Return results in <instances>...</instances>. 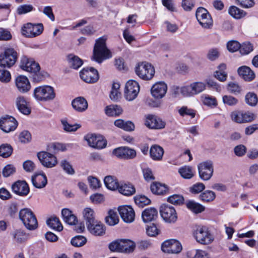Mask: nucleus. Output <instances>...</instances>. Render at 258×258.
I'll return each mask as SVG.
<instances>
[{"label": "nucleus", "instance_id": "nucleus-1", "mask_svg": "<svg viewBox=\"0 0 258 258\" xmlns=\"http://www.w3.org/2000/svg\"><path fill=\"white\" fill-rule=\"evenodd\" d=\"M106 38L101 37L96 40L94 49L92 60L101 63L104 60L112 57L110 50L107 48Z\"/></svg>", "mask_w": 258, "mask_h": 258}, {"label": "nucleus", "instance_id": "nucleus-2", "mask_svg": "<svg viewBox=\"0 0 258 258\" xmlns=\"http://www.w3.org/2000/svg\"><path fill=\"white\" fill-rule=\"evenodd\" d=\"M33 96L37 101L47 102L55 98V93L54 88L50 86H41L34 89Z\"/></svg>", "mask_w": 258, "mask_h": 258}, {"label": "nucleus", "instance_id": "nucleus-3", "mask_svg": "<svg viewBox=\"0 0 258 258\" xmlns=\"http://www.w3.org/2000/svg\"><path fill=\"white\" fill-rule=\"evenodd\" d=\"M18 59L17 52L12 47H6L0 54V67L10 68Z\"/></svg>", "mask_w": 258, "mask_h": 258}, {"label": "nucleus", "instance_id": "nucleus-4", "mask_svg": "<svg viewBox=\"0 0 258 258\" xmlns=\"http://www.w3.org/2000/svg\"><path fill=\"white\" fill-rule=\"evenodd\" d=\"M19 218L27 229L33 230L37 228V220L31 209L24 208L21 210L19 212Z\"/></svg>", "mask_w": 258, "mask_h": 258}, {"label": "nucleus", "instance_id": "nucleus-5", "mask_svg": "<svg viewBox=\"0 0 258 258\" xmlns=\"http://www.w3.org/2000/svg\"><path fill=\"white\" fill-rule=\"evenodd\" d=\"M206 88V85L202 82H195L181 87H177V91L185 97H190L197 95L204 91Z\"/></svg>", "mask_w": 258, "mask_h": 258}, {"label": "nucleus", "instance_id": "nucleus-6", "mask_svg": "<svg viewBox=\"0 0 258 258\" xmlns=\"http://www.w3.org/2000/svg\"><path fill=\"white\" fill-rule=\"evenodd\" d=\"M135 72L140 78L145 80H151L155 74L154 67L147 62L139 63L136 67Z\"/></svg>", "mask_w": 258, "mask_h": 258}, {"label": "nucleus", "instance_id": "nucleus-7", "mask_svg": "<svg viewBox=\"0 0 258 258\" xmlns=\"http://www.w3.org/2000/svg\"><path fill=\"white\" fill-rule=\"evenodd\" d=\"M44 28L42 23L32 24L28 23L21 28L22 34L27 38H33L40 35L43 31Z\"/></svg>", "mask_w": 258, "mask_h": 258}, {"label": "nucleus", "instance_id": "nucleus-8", "mask_svg": "<svg viewBox=\"0 0 258 258\" xmlns=\"http://www.w3.org/2000/svg\"><path fill=\"white\" fill-rule=\"evenodd\" d=\"M196 18L204 28H210L213 25L212 17L208 11L203 7L199 8L196 13Z\"/></svg>", "mask_w": 258, "mask_h": 258}, {"label": "nucleus", "instance_id": "nucleus-9", "mask_svg": "<svg viewBox=\"0 0 258 258\" xmlns=\"http://www.w3.org/2000/svg\"><path fill=\"white\" fill-rule=\"evenodd\" d=\"M200 177L203 180H209L214 172L213 162L207 160L200 163L198 166Z\"/></svg>", "mask_w": 258, "mask_h": 258}, {"label": "nucleus", "instance_id": "nucleus-10", "mask_svg": "<svg viewBox=\"0 0 258 258\" xmlns=\"http://www.w3.org/2000/svg\"><path fill=\"white\" fill-rule=\"evenodd\" d=\"M197 241L203 244L211 243L214 240L213 235L205 226H199L195 233Z\"/></svg>", "mask_w": 258, "mask_h": 258}, {"label": "nucleus", "instance_id": "nucleus-11", "mask_svg": "<svg viewBox=\"0 0 258 258\" xmlns=\"http://www.w3.org/2000/svg\"><path fill=\"white\" fill-rule=\"evenodd\" d=\"M37 157L41 164L48 168H53L58 163L56 157L48 152L42 151L38 153Z\"/></svg>", "mask_w": 258, "mask_h": 258}, {"label": "nucleus", "instance_id": "nucleus-12", "mask_svg": "<svg viewBox=\"0 0 258 258\" xmlns=\"http://www.w3.org/2000/svg\"><path fill=\"white\" fill-rule=\"evenodd\" d=\"M140 91L139 83L134 80L128 81L125 86L124 96L128 101L134 100L138 96Z\"/></svg>", "mask_w": 258, "mask_h": 258}, {"label": "nucleus", "instance_id": "nucleus-13", "mask_svg": "<svg viewBox=\"0 0 258 258\" xmlns=\"http://www.w3.org/2000/svg\"><path fill=\"white\" fill-rule=\"evenodd\" d=\"M161 249L165 253L177 254L181 251L182 247L178 240L171 239L163 242Z\"/></svg>", "mask_w": 258, "mask_h": 258}, {"label": "nucleus", "instance_id": "nucleus-14", "mask_svg": "<svg viewBox=\"0 0 258 258\" xmlns=\"http://www.w3.org/2000/svg\"><path fill=\"white\" fill-rule=\"evenodd\" d=\"M230 117L233 121L242 123L252 121L254 119L255 116L253 113L249 111H234L231 112Z\"/></svg>", "mask_w": 258, "mask_h": 258}, {"label": "nucleus", "instance_id": "nucleus-15", "mask_svg": "<svg viewBox=\"0 0 258 258\" xmlns=\"http://www.w3.org/2000/svg\"><path fill=\"white\" fill-rule=\"evenodd\" d=\"M160 213L163 219L166 222H175L177 219L176 212L172 206L162 205L160 207Z\"/></svg>", "mask_w": 258, "mask_h": 258}, {"label": "nucleus", "instance_id": "nucleus-16", "mask_svg": "<svg viewBox=\"0 0 258 258\" xmlns=\"http://www.w3.org/2000/svg\"><path fill=\"white\" fill-rule=\"evenodd\" d=\"M89 146L97 149H102L107 145L106 140L102 136H97L93 134H88L84 137Z\"/></svg>", "mask_w": 258, "mask_h": 258}, {"label": "nucleus", "instance_id": "nucleus-17", "mask_svg": "<svg viewBox=\"0 0 258 258\" xmlns=\"http://www.w3.org/2000/svg\"><path fill=\"white\" fill-rule=\"evenodd\" d=\"M20 66L23 70L35 74L39 73L40 70L38 63L26 56L22 57Z\"/></svg>", "mask_w": 258, "mask_h": 258}, {"label": "nucleus", "instance_id": "nucleus-18", "mask_svg": "<svg viewBox=\"0 0 258 258\" xmlns=\"http://www.w3.org/2000/svg\"><path fill=\"white\" fill-rule=\"evenodd\" d=\"M80 76L81 79L87 83H94L99 79L97 71L93 68H84L80 72Z\"/></svg>", "mask_w": 258, "mask_h": 258}, {"label": "nucleus", "instance_id": "nucleus-19", "mask_svg": "<svg viewBox=\"0 0 258 258\" xmlns=\"http://www.w3.org/2000/svg\"><path fill=\"white\" fill-rule=\"evenodd\" d=\"M167 91V84L164 82H158L152 86L151 89V93L155 99H160L165 96Z\"/></svg>", "mask_w": 258, "mask_h": 258}, {"label": "nucleus", "instance_id": "nucleus-20", "mask_svg": "<svg viewBox=\"0 0 258 258\" xmlns=\"http://www.w3.org/2000/svg\"><path fill=\"white\" fill-rule=\"evenodd\" d=\"M112 153L118 158L122 159H133L136 156V152L134 149L127 147H120L113 150Z\"/></svg>", "mask_w": 258, "mask_h": 258}, {"label": "nucleus", "instance_id": "nucleus-21", "mask_svg": "<svg viewBox=\"0 0 258 258\" xmlns=\"http://www.w3.org/2000/svg\"><path fill=\"white\" fill-rule=\"evenodd\" d=\"M17 126V122L12 116H7L0 120V128L5 133L14 131Z\"/></svg>", "mask_w": 258, "mask_h": 258}, {"label": "nucleus", "instance_id": "nucleus-22", "mask_svg": "<svg viewBox=\"0 0 258 258\" xmlns=\"http://www.w3.org/2000/svg\"><path fill=\"white\" fill-rule=\"evenodd\" d=\"M118 212L122 219L126 223H131L135 220V213L130 206H122L118 208Z\"/></svg>", "mask_w": 258, "mask_h": 258}, {"label": "nucleus", "instance_id": "nucleus-23", "mask_svg": "<svg viewBox=\"0 0 258 258\" xmlns=\"http://www.w3.org/2000/svg\"><path fill=\"white\" fill-rule=\"evenodd\" d=\"M14 193L21 196H27L30 191L28 184L25 181H17L12 186Z\"/></svg>", "mask_w": 258, "mask_h": 258}, {"label": "nucleus", "instance_id": "nucleus-24", "mask_svg": "<svg viewBox=\"0 0 258 258\" xmlns=\"http://www.w3.org/2000/svg\"><path fill=\"white\" fill-rule=\"evenodd\" d=\"M145 125L149 128L161 129L165 127V123L155 115H148L146 117Z\"/></svg>", "mask_w": 258, "mask_h": 258}, {"label": "nucleus", "instance_id": "nucleus-25", "mask_svg": "<svg viewBox=\"0 0 258 258\" xmlns=\"http://www.w3.org/2000/svg\"><path fill=\"white\" fill-rule=\"evenodd\" d=\"M15 84L18 90L21 93H26L31 88L30 83L28 79L24 76H18L15 79Z\"/></svg>", "mask_w": 258, "mask_h": 258}, {"label": "nucleus", "instance_id": "nucleus-26", "mask_svg": "<svg viewBox=\"0 0 258 258\" xmlns=\"http://www.w3.org/2000/svg\"><path fill=\"white\" fill-rule=\"evenodd\" d=\"M88 230L91 233L96 236H101L105 232V227L99 221H95L87 226Z\"/></svg>", "mask_w": 258, "mask_h": 258}, {"label": "nucleus", "instance_id": "nucleus-27", "mask_svg": "<svg viewBox=\"0 0 258 258\" xmlns=\"http://www.w3.org/2000/svg\"><path fill=\"white\" fill-rule=\"evenodd\" d=\"M72 105L74 109L79 112L85 111L88 108V102L83 97H78L72 101Z\"/></svg>", "mask_w": 258, "mask_h": 258}, {"label": "nucleus", "instance_id": "nucleus-28", "mask_svg": "<svg viewBox=\"0 0 258 258\" xmlns=\"http://www.w3.org/2000/svg\"><path fill=\"white\" fill-rule=\"evenodd\" d=\"M237 71L239 75L245 81H251L255 77L254 73L248 67L242 66L238 68Z\"/></svg>", "mask_w": 258, "mask_h": 258}, {"label": "nucleus", "instance_id": "nucleus-29", "mask_svg": "<svg viewBox=\"0 0 258 258\" xmlns=\"http://www.w3.org/2000/svg\"><path fill=\"white\" fill-rule=\"evenodd\" d=\"M157 216V210L154 208H147L143 211L142 214L143 220L145 223L155 220Z\"/></svg>", "mask_w": 258, "mask_h": 258}, {"label": "nucleus", "instance_id": "nucleus-30", "mask_svg": "<svg viewBox=\"0 0 258 258\" xmlns=\"http://www.w3.org/2000/svg\"><path fill=\"white\" fill-rule=\"evenodd\" d=\"M32 182L35 187L41 188L46 186L47 179L44 173L36 174L32 177Z\"/></svg>", "mask_w": 258, "mask_h": 258}, {"label": "nucleus", "instance_id": "nucleus-31", "mask_svg": "<svg viewBox=\"0 0 258 258\" xmlns=\"http://www.w3.org/2000/svg\"><path fill=\"white\" fill-rule=\"evenodd\" d=\"M150 154L152 160L161 161L164 154V150L160 146L155 145L151 147Z\"/></svg>", "mask_w": 258, "mask_h": 258}, {"label": "nucleus", "instance_id": "nucleus-32", "mask_svg": "<svg viewBox=\"0 0 258 258\" xmlns=\"http://www.w3.org/2000/svg\"><path fill=\"white\" fill-rule=\"evenodd\" d=\"M187 258H211L210 253L206 250L195 249L187 251Z\"/></svg>", "mask_w": 258, "mask_h": 258}, {"label": "nucleus", "instance_id": "nucleus-33", "mask_svg": "<svg viewBox=\"0 0 258 258\" xmlns=\"http://www.w3.org/2000/svg\"><path fill=\"white\" fill-rule=\"evenodd\" d=\"M61 215L64 221L69 225H75L78 221L76 216L68 209H62Z\"/></svg>", "mask_w": 258, "mask_h": 258}, {"label": "nucleus", "instance_id": "nucleus-34", "mask_svg": "<svg viewBox=\"0 0 258 258\" xmlns=\"http://www.w3.org/2000/svg\"><path fill=\"white\" fill-rule=\"evenodd\" d=\"M118 191L123 195L130 196L136 192L134 186L131 183H121L118 187Z\"/></svg>", "mask_w": 258, "mask_h": 258}, {"label": "nucleus", "instance_id": "nucleus-35", "mask_svg": "<svg viewBox=\"0 0 258 258\" xmlns=\"http://www.w3.org/2000/svg\"><path fill=\"white\" fill-rule=\"evenodd\" d=\"M178 173L183 178L189 179L194 177L195 170L193 167L185 165L178 169Z\"/></svg>", "mask_w": 258, "mask_h": 258}, {"label": "nucleus", "instance_id": "nucleus-36", "mask_svg": "<svg viewBox=\"0 0 258 258\" xmlns=\"http://www.w3.org/2000/svg\"><path fill=\"white\" fill-rule=\"evenodd\" d=\"M152 192L156 195H165L168 192V187L164 184L159 182H154L150 187Z\"/></svg>", "mask_w": 258, "mask_h": 258}, {"label": "nucleus", "instance_id": "nucleus-37", "mask_svg": "<svg viewBox=\"0 0 258 258\" xmlns=\"http://www.w3.org/2000/svg\"><path fill=\"white\" fill-rule=\"evenodd\" d=\"M104 182L106 187L112 190L118 189L120 185L116 178L110 175L106 176L104 178Z\"/></svg>", "mask_w": 258, "mask_h": 258}, {"label": "nucleus", "instance_id": "nucleus-38", "mask_svg": "<svg viewBox=\"0 0 258 258\" xmlns=\"http://www.w3.org/2000/svg\"><path fill=\"white\" fill-rule=\"evenodd\" d=\"M67 60L70 66L74 69H78L83 64L82 60L73 54L67 55Z\"/></svg>", "mask_w": 258, "mask_h": 258}, {"label": "nucleus", "instance_id": "nucleus-39", "mask_svg": "<svg viewBox=\"0 0 258 258\" xmlns=\"http://www.w3.org/2000/svg\"><path fill=\"white\" fill-rule=\"evenodd\" d=\"M105 111L108 116H116L122 113V109L121 107L117 105H111L106 107Z\"/></svg>", "mask_w": 258, "mask_h": 258}, {"label": "nucleus", "instance_id": "nucleus-40", "mask_svg": "<svg viewBox=\"0 0 258 258\" xmlns=\"http://www.w3.org/2000/svg\"><path fill=\"white\" fill-rule=\"evenodd\" d=\"M121 243L122 244V252L130 253L133 252L136 247L135 242L130 239H121Z\"/></svg>", "mask_w": 258, "mask_h": 258}, {"label": "nucleus", "instance_id": "nucleus-41", "mask_svg": "<svg viewBox=\"0 0 258 258\" xmlns=\"http://www.w3.org/2000/svg\"><path fill=\"white\" fill-rule=\"evenodd\" d=\"M120 84L118 83H113L110 93V98L113 101H117L121 98L119 91Z\"/></svg>", "mask_w": 258, "mask_h": 258}, {"label": "nucleus", "instance_id": "nucleus-42", "mask_svg": "<svg viewBox=\"0 0 258 258\" xmlns=\"http://www.w3.org/2000/svg\"><path fill=\"white\" fill-rule=\"evenodd\" d=\"M46 223L49 227L58 231H60L63 229V227L59 219L56 217H51L48 219Z\"/></svg>", "mask_w": 258, "mask_h": 258}, {"label": "nucleus", "instance_id": "nucleus-43", "mask_svg": "<svg viewBox=\"0 0 258 258\" xmlns=\"http://www.w3.org/2000/svg\"><path fill=\"white\" fill-rule=\"evenodd\" d=\"M227 91L234 95H238L242 92V88L238 83L236 82H229L227 86Z\"/></svg>", "mask_w": 258, "mask_h": 258}, {"label": "nucleus", "instance_id": "nucleus-44", "mask_svg": "<svg viewBox=\"0 0 258 258\" xmlns=\"http://www.w3.org/2000/svg\"><path fill=\"white\" fill-rule=\"evenodd\" d=\"M187 208L195 213H200L204 211L205 207L202 205L193 201H190L186 204Z\"/></svg>", "mask_w": 258, "mask_h": 258}, {"label": "nucleus", "instance_id": "nucleus-45", "mask_svg": "<svg viewBox=\"0 0 258 258\" xmlns=\"http://www.w3.org/2000/svg\"><path fill=\"white\" fill-rule=\"evenodd\" d=\"M135 204L139 207L143 208L144 206L149 205L151 200L144 195H137L134 197Z\"/></svg>", "mask_w": 258, "mask_h": 258}, {"label": "nucleus", "instance_id": "nucleus-46", "mask_svg": "<svg viewBox=\"0 0 258 258\" xmlns=\"http://www.w3.org/2000/svg\"><path fill=\"white\" fill-rule=\"evenodd\" d=\"M229 14L233 18L239 19L246 15L245 12L235 6H231L228 10Z\"/></svg>", "mask_w": 258, "mask_h": 258}, {"label": "nucleus", "instance_id": "nucleus-47", "mask_svg": "<svg viewBox=\"0 0 258 258\" xmlns=\"http://www.w3.org/2000/svg\"><path fill=\"white\" fill-rule=\"evenodd\" d=\"M201 98L204 105L211 108H214L217 106V101L215 97L209 95H203Z\"/></svg>", "mask_w": 258, "mask_h": 258}, {"label": "nucleus", "instance_id": "nucleus-48", "mask_svg": "<svg viewBox=\"0 0 258 258\" xmlns=\"http://www.w3.org/2000/svg\"><path fill=\"white\" fill-rule=\"evenodd\" d=\"M106 223L110 226H114L118 223L119 218L117 213L112 210L108 212V215L105 218Z\"/></svg>", "mask_w": 258, "mask_h": 258}, {"label": "nucleus", "instance_id": "nucleus-49", "mask_svg": "<svg viewBox=\"0 0 258 258\" xmlns=\"http://www.w3.org/2000/svg\"><path fill=\"white\" fill-rule=\"evenodd\" d=\"M83 214L84 217L86 221L87 226L95 221L94 212L91 208H86L84 209Z\"/></svg>", "mask_w": 258, "mask_h": 258}, {"label": "nucleus", "instance_id": "nucleus-50", "mask_svg": "<svg viewBox=\"0 0 258 258\" xmlns=\"http://www.w3.org/2000/svg\"><path fill=\"white\" fill-rule=\"evenodd\" d=\"M60 166L68 174L72 175L75 173V171L73 168L72 165L67 160H62L60 162Z\"/></svg>", "mask_w": 258, "mask_h": 258}, {"label": "nucleus", "instance_id": "nucleus-51", "mask_svg": "<svg viewBox=\"0 0 258 258\" xmlns=\"http://www.w3.org/2000/svg\"><path fill=\"white\" fill-rule=\"evenodd\" d=\"M245 102L251 106H255L258 101L257 95L253 92H248L245 96Z\"/></svg>", "mask_w": 258, "mask_h": 258}, {"label": "nucleus", "instance_id": "nucleus-52", "mask_svg": "<svg viewBox=\"0 0 258 258\" xmlns=\"http://www.w3.org/2000/svg\"><path fill=\"white\" fill-rule=\"evenodd\" d=\"M12 153L13 148L11 145L5 144L0 146V156L8 158L11 155Z\"/></svg>", "mask_w": 258, "mask_h": 258}, {"label": "nucleus", "instance_id": "nucleus-53", "mask_svg": "<svg viewBox=\"0 0 258 258\" xmlns=\"http://www.w3.org/2000/svg\"><path fill=\"white\" fill-rule=\"evenodd\" d=\"M222 101L225 105L233 106L238 103V100L235 97L230 95H225L222 97Z\"/></svg>", "mask_w": 258, "mask_h": 258}, {"label": "nucleus", "instance_id": "nucleus-54", "mask_svg": "<svg viewBox=\"0 0 258 258\" xmlns=\"http://www.w3.org/2000/svg\"><path fill=\"white\" fill-rule=\"evenodd\" d=\"M11 5L10 4L0 3V16L2 15L3 17V18L1 19V20H5L8 17L11 12Z\"/></svg>", "mask_w": 258, "mask_h": 258}, {"label": "nucleus", "instance_id": "nucleus-55", "mask_svg": "<svg viewBox=\"0 0 258 258\" xmlns=\"http://www.w3.org/2000/svg\"><path fill=\"white\" fill-rule=\"evenodd\" d=\"M216 197L215 192L212 190H206L200 196V199L204 201L209 202L213 201Z\"/></svg>", "mask_w": 258, "mask_h": 258}, {"label": "nucleus", "instance_id": "nucleus-56", "mask_svg": "<svg viewBox=\"0 0 258 258\" xmlns=\"http://www.w3.org/2000/svg\"><path fill=\"white\" fill-rule=\"evenodd\" d=\"M178 112L180 116H189L191 118H194L196 115V111L192 109L189 108L187 106H183L180 107Z\"/></svg>", "mask_w": 258, "mask_h": 258}, {"label": "nucleus", "instance_id": "nucleus-57", "mask_svg": "<svg viewBox=\"0 0 258 258\" xmlns=\"http://www.w3.org/2000/svg\"><path fill=\"white\" fill-rule=\"evenodd\" d=\"M61 122L63 129L67 132H75L81 127L80 124H71L69 123L68 121L65 120H62Z\"/></svg>", "mask_w": 258, "mask_h": 258}, {"label": "nucleus", "instance_id": "nucleus-58", "mask_svg": "<svg viewBox=\"0 0 258 258\" xmlns=\"http://www.w3.org/2000/svg\"><path fill=\"white\" fill-rule=\"evenodd\" d=\"M87 242L86 238L81 235H78L71 240L72 244L76 247H81L83 246Z\"/></svg>", "mask_w": 258, "mask_h": 258}, {"label": "nucleus", "instance_id": "nucleus-59", "mask_svg": "<svg viewBox=\"0 0 258 258\" xmlns=\"http://www.w3.org/2000/svg\"><path fill=\"white\" fill-rule=\"evenodd\" d=\"M14 238L18 242H22L25 241L27 237L26 233L22 230H17L13 234Z\"/></svg>", "mask_w": 258, "mask_h": 258}, {"label": "nucleus", "instance_id": "nucleus-60", "mask_svg": "<svg viewBox=\"0 0 258 258\" xmlns=\"http://www.w3.org/2000/svg\"><path fill=\"white\" fill-rule=\"evenodd\" d=\"M122 246L121 239H120L111 242L109 245V248L111 251L122 252Z\"/></svg>", "mask_w": 258, "mask_h": 258}, {"label": "nucleus", "instance_id": "nucleus-61", "mask_svg": "<svg viewBox=\"0 0 258 258\" xmlns=\"http://www.w3.org/2000/svg\"><path fill=\"white\" fill-rule=\"evenodd\" d=\"M205 188V186L204 183L198 182L189 187V191L193 194H198Z\"/></svg>", "mask_w": 258, "mask_h": 258}, {"label": "nucleus", "instance_id": "nucleus-62", "mask_svg": "<svg viewBox=\"0 0 258 258\" xmlns=\"http://www.w3.org/2000/svg\"><path fill=\"white\" fill-rule=\"evenodd\" d=\"M34 9L31 5H23L19 6L17 9V12L19 15H23L30 12Z\"/></svg>", "mask_w": 258, "mask_h": 258}, {"label": "nucleus", "instance_id": "nucleus-63", "mask_svg": "<svg viewBox=\"0 0 258 258\" xmlns=\"http://www.w3.org/2000/svg\"><path fill=\"white\" fill-rule=\"evenodd\" d=\"M253 50V46L249 42L243 43L240 47V52L243 54H247Z\"/></svg>", "mask_w": 258, "mask_h": 258}, {"label": "nucleus", "instance_id": "nucleus-64", "mask_svg": "<svg viewBox=\"0 0 258 258\" xmlns=\"http://www.w3.org/2000/svg\"><path fill=\"white\" fill-rule=\"evenodd\" d=\"M11 79V75L9 71L0 69V81L3 83H8Z\"/></svg>", "mask_w": 258, "mask_h": 258}]
</instances>
